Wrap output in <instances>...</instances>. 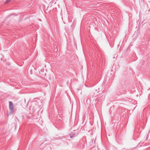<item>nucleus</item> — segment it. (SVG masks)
Wrapping results in <instances>:
<instances>
[{
    "mask_svg": "<svg viewBox=\"0 0 150 150\" xmlns=\"http://www.w3.org/2000/svg\"><path fill=\"white\" fill-rule=\"evenodd\" d=\"M149 89H150V88L148 90H149Z\"/></svg>",
    "mask_w": 150,
    "mask_h": 150,
    "instance_id": "6",
    "label": "nucleus"
},
{
    "mask_svg": "<svg viewBox=\"0 0 150 150\" xmlns=\"http://www.w3.org/2000/svg\"><path fill=\"white\" fill-rule=\"evenodd\" d=\"M11 0H7L6 1V3H7L8 2H9L10 1H11Z\"/></svg>",
    "mask_w": 150,
    "mask_h": 150,
    "instance_id": "3",
    "label": "nucleus"
},
{
    "mask_svg": "<svg viewBox=\"0 0 150 150\" xmlns=\"http://www.w3.org/2000/svg\"><path fill=\"white\" fill-rule=\"evenodd\" d=\"M112 108V107H111L110 108V109H111Z\"/></svg>",
    "mask_w": 150,
    "mask_h": 150,
    "instance_id": "5",
    "label": "nucleus"
},
{
    "mask_svg": "<svg viewBox=\"0 0 150 150\" xmlns=\"http://www.w3.org/2000/svg\"><path fill=\"white\" fill-rule=\"evenodd\" d=\"M9 109L11 111V113H12L13 112V110L14 109V106L13 103L11 101H9Z\"/></svg>",
    "mask_w": 150,
    "mask_h": 150,
    "instance_id": "1",
    "label": "nucleus"
},
{
    "mask_svg": "<svg viewBox=\"0 0 150 150\" xmlns=\"http://www.w3.org/2000/svg\"><path fill=\"white\" fill-rule=\"evenodd\" d=\"M76 135V133L75 132H72L71 134H70V137L71 138H72L73 137L75 136Z\"/></svg>",
    "mask_w": 150,
    "mask_h": 150,
    "instance_id": "2",
    "label": "nucleus"
},
{
    "mask_svg": "<svg viewBox=\"0 0 150 150\" xmlns=\"http://www.w3.org/2000/svg\"><path fill=\"white\" fill-rule=\"evenodd\" d=\"M12 15V14H10V15H9V16H11Z\"/></svg>",
    "mask_w": 150,
    "mask_h": 150,
    "instance_id": "4",
    "label": "nucleus"
}]
</instances>
